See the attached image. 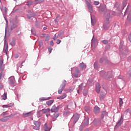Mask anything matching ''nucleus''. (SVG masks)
Segmentation results:
<instances>
[{"instance_id": "473e14b6", "label": "nucleus", "mask_w": 131, "mask_h": 131, "mask_svg": "<svg viewBox=\"0 0 131 131\" xmlns=\"http://www.w3.org/2000/svg\"><path fill=\"white\" fill-rule=\"evenodd\" d=\"M35 16V14H34V13H31L30 15H27V17L28 19H32V18H34Z\"/></svg>"}, {"instance_id": "8fccbe9b", "label": "nucleus", "mask_w": 131, "mask_h": 131, "mask_svg": "<svg viewBox=\"0 0 131 131\" xmlns=\"http://www.w3.org/2000/svg\"><path fill=\"white\" fill-rule=\"evenodd\" d=\"M83 94V96H88V91L84 90Z\"/></svg>"}, {"instance_id": "f704fd0d", "label": "nucleus", "mask_w": 131, "mask_h": 131, "mask_svg": "<svg viewBox=\"0 0 131 131\" xmlns=\"http://www.w3.org/2000/svg\"><path fill=\"white\" fill-rule=\"evenodd\" d=\"M42 116V113L40 112V111H38L37 112V117L38 118H39V117H41Z\"/></svg>"}, {"instance_id": "c9c22d12", "label": "nucleus", "mask_w": 131, "mask_h": 131, "mask_svg": "<svg viewBox=\"0 0 131 131\" xmlns=\"http://www.w3.org/2000/svg\"><path fill=\"white\" fill-rule=\"evenodd\" d=\"M2 100H7V93H4V94L1 96Z\"/></svg>"}, {"instance_id": "bf43d9fd", "label": "nucleus", "mask_w": 131, "mask_h": 131, "mask_svg": "<svg viewBox=\"0 0 131 131\" xmlns=\"http://www.w3.org/2000/svg\"><path fill=\"white\" fill-rule=\"evenodd\" d=\"M73 75L74 77H76V78H77V77H78V74H77V73L74 74Z\"/></svg>"}, {"instance_id": "2f4dec72", "label": "nucleus", "mask_w": 131, "mask_h": 131, "mask_svg": "<svg viewBox=\"0 0 131 131\" xmlns=\"http://www.w3.org/2000/svg\"><path fill=\"white\" fill-rule=\"evenodd\" d=\"M66 97H67V95L66 94H63L60 97H57V99H58V100H63V99H65Z\"/></svg>"}, {"instance_id": "5701e85b", "label": "nucleus", "mask_w": 131, "mask_h": 131, "mask_svg": "<svg viewBox=\"0 0 131 131\" xmlns=\"http://www.w3.org/2000/svg\"><path fill=\"white\" fill-rule=\"evenodd\" d=\"M42 113L43 114H47V113H50V112H51V109L50 108H43L42 110H41Z\"/></svg>"}, {"instance_id": "a211bd4d", "label": "nucleus", "mask_w": 131, "mask_h": 131, "mask_svg": "<svg viewBox=\"0 0 131 131\" xmlns=\"http://www.w3.org/2000/svg\"><path fill=\"white\" fill-rule=\"evenodd\" d=\"M35 111H32L29 113L26 114H23L24 117H28L29 116H31L32 114H34Z\"/></svg>"}, {"instance_id": "f257e3e1", "label": "nucleus", "mask_w": 131, "mask_h": 131, "mask_svg": "<svg viewBox=\"0 0 131 131\" xmlns=\"http://www.w3.org/2000/svg\"><path fill=\"white\" fill-rule=\"evenodd\" d=\"M5 20L6 22V29H5V35L4 38V49L3 52L4 53H5L6 56L7 57H9V54H8V52H9L8 49H9V46L8 45V43L7 42V28L9 27L8 25V19H7V17L5 16L4 17Z\"/></svg>"}, {"instance_id": "09e8293b", "label": "nucleus", "mask_w": 131, "mask_h": 131, "mask_svg": "<svg viewBox=\"0 0 131 131\" xmlns=\"http://www.w3.org/2000/svg\"><path fill=\"white\" fill-rule=\"evenodd\" d=\"M128 112H129V108L126 110L124 112V114H125V115H127V113H128Z\"/></svg>"}, {"instance_id": "c756f323", "label": "nucleus", "mask_w": 131, "mask_h": 131, "mask_svg": "<svg viewBox=\"0 0 131 131\" xmlns=\"http://www.w3.org/2000/svg\"><path fill=\"white\" fill-rule=\"evenodd\" d=\"M91 19L92 25L93 26H95V25L96 24V20L93 18V16H92V14H91Z\"/></svg>"}, {"instance_id": "c85d7f7f", "label": "nucleus", "mask_w": 131, "mask_h": 131, "mask_svg": "<svg viewBox=\"0 0 131 131\" xmlns=\"http://www.w3.org/2000/svg\"><path fill=\"white\" fill-rule=\"evenodd\" d=\"M50 99H51V97L48 98L41 97L39 100L40 102H43V101H47V100H50Z\"/></svg>"}, {"instance_id": "69168bd1", "label": "nucleus", "mask_w": 131, "mask_h": 131, "mask_svg": "<svg viewBox=\"0 0 131 131\" xmlns=\"http://www.w3.org/2000/svg\"><path fill=\"white\" fill-rule=\"evenodd\" d=\"M82 128H83V127L82 126V125H80L79 127V130L82 131Z\"/></svg>"}, {"instance_id": "13d9d810", "label": "nucleus", "mask_w": 131, "mask_h": 131, "mask_svg": "<svg viewBox=\"0 0 131 131\" xmlns=\"http://www.w3.org/2000/svg\"><path fill=\"white\" fill-rule=\"evenodd\" d=\"M99 4H100V3L98 1H95L94 2V5L95 6H98L99 5Z\"/></svg>"}, {"instance_id": "2eb2a0df", "label": "nucleus", "mask_w": 131, "mask_h": 131, "mask_svg": "<svg viewBox=\"0 0 131 131\" xmlns=\"http://www.w3.org/2000/svg\"><path fill=\"white\" fill-rule=\"evenodd\" d=\"M9 44L11 47H15L16 46V39L15 38H12L9 41Z\"/></svg>"}, {"instance_id": "338daca9", "label": "nucleus", "mask_w": 131, "mask_h": 131, "mask_svg": "<svg viewBox=\"0 0 131 131\" xmlns=\"http://www.w3.org/2000/svg\"><path fill=\"white\" fill-rule=\"evenodd\" d=\"M50 46H52V47L54 46V41H50Z\"/></svg>"}, {"instance_id": "dca6fc26", "label": "nucleus", "mask_w": 131, "mask_h": 131, "mask_svg": "<svg viewBox=\"0 0 131 131\" xmlns=\"http://www.w3.org/2000/svg\"><path fill=\"white\" fill-rule=\"evenodd\" d=\"M11 116H12V115L2 118L0 119V121H2V122H7V121L9 120V118L11 117Z\"/></svg>"}, {"instance_id": "052dcab7", "label": "nucleus", "mask_w": 131, "mask_h": 131, "mask_svg": "<svg viewBox=\"0 0 131 131\" xmlns=\"http://www.w3.org/2000/svg\"><path fill=\"white\" fill-rule=\"evenodd\" d=\"M60 43H61V40H60V39H57V40L56 43H57V45H60Z\"/></svg>"}, {"instance_id": "a878e982", "label": "nucleus", "mask_w": 131, "mask_h": 131, "mask_svg": "<svg viewBox=\"0 0 131 131\" xmlns=\"http://www.w3.org/2000/svg\"><path fill=\"white\" fill-rule=\"evenodd\" d=\"M67 81L66 80H63V81H62V84L60 85V88H61V89H64L65 86H66V83H67Z\"/></svg>"}, {"instance_id": "9b49d317", "label": "nucleus", "mask_w": 131, "mask_h": 131, "mask_svg": "<svg viewBox=\"0 0 131 131\" xmlns=\"http://www.w3.org/2000/svg\"><path fill=\"white\" fill-rule=\"evenodd\" d=\"M93 122L95 126H99L101 125L100 123V120L99 119V118L94 119Z\"/></svg>"}, {"instance_id": "774afa93", "label": "nucleus", "mask_w": 131, "mask_h": 131, "mask_svg": "<svg viewBox=\"0 0 131 131\" xmlns=\"http://www.w3.org/2000/svg\"><path fill=\"white\" fill-rule=\"evenodd\" d=\"M64 110H68V105H67L64 107Z\"/></svg>"}, {"instance_id": "72a5a7b5", "label": "nucleus", "mask_w": 131, "mask_h": 131, "mask_svg": "<svg viewBox=\"0 0 131 131\" xmlns=\"http://www.w3.org/2000/svg\"><path fill=\"white\" fill-rule=\"evenodd\" d=\"M53 103H54V100H49V101L46 102V104H47V105H48V106H51L52 104H53Z\"/></svg>"}, {"instance_id": "0eeeda50", "label": "nucleus", "mask_w": 131, "mask_h": 131, "mask_svg": "<svg viewBox=\"0 0 131 131\" xmlns=\"http://www.w3.org/2000/svg\"><path fill=\"white\" fill-rule=\"evenodd\" d=\"M61 108H62V105H58L57 106H56V104H54L52 107L51 111L52 113H56V112H58Z\"/></svg>"}, {"instance_id": "e433bc0d", "label": "nucleus", "mask_w": 131, "mask_h": 131, "mask_svg": "<svg viewBox=\"0 0 131 131\" xmlns=\"http://www.w3.org/2000/svg\"><path fill=\"white\" fill-rule=\"evenodd\" d=\"M84 109L85 111H86V112H88V113L90 112L91 111V110H92L91 109V108H90L88 106H85L84 107Z\"/></svg>"}, {"instance_id": "3c124183", "label": "nucleus", "mask_w": 131, "mask_h": 131, "mask_svg": "<svg viewBox=\"0 0 131 131\" xmlns=\"http://www.w3.org/2000/svg\"><path fill=\"white\" fill-rule=\"evenodd\" d=\"M128 11V6L127 7L126 10L125 11L124 17L127 14V11Z\"/></svg>"}, {"instance_id": "a19ab883", "label": "nucleus", "mask_w": 131, "mask_h": 131, "mask_svg": "<svg viewBox=\"0 0 131 131\" xmlns=\"http://www.w3.org/2000/svg\"><path fill=\"white\" fill-rule=\"evenodd\" d=\"M123 105V101H122V98H120L119 100V106L121 107Z\"/></svg>"}, {"instance_id": "cd10ccee", "label": "nucleus", "mask_w": 131, "mask_h": 131, "mask_svg": "<svg viewBox=\"0 0 131 131\" xmlns=\"http://www.w3.org/2000/svg\"><path fill=\"white\" fill-rule=\"evenodd\" d=\"M89 117H84V125H88L89 124Z\"/></svg>"}, {"instance_id": "0e129e2a", "label": "nucleus", "mask_w": 131, "mask_h": 131, "mask_svg": "<svg viewBox=\"0 0 131 131\" xmlns=\"http://www.w3.org/2000/svg\"><path fill=\"white\" fill-rule=\"evenodd\" d=\"M3 64H4V62L2 61L1 59H0V67H2V65H3Z\"/></svg>"}, {"instance_id": "58836bf2", "label": "nucleus", "mask_w": 131, "mask_h": 131, "mask_svg": "<svg viewBox=\"0 0 131 131\" xmlns=\"http://www.w3.org/2000/svg\"><path fill=\"white\" fill-rule=\"evenodd\" d=\"M126 5H127V0H123L122 3V6L124 7H126Z\"/></svg>"}, {"instance_id": "680f3d73", "label": "nucleus", "mask_w": 131, "mask_h": 131, "mask_svg": "<svg viewBox=\"0 0 131 131\" xmlns=\"http://www.w3.org/2000/svg\"><path fill=\"white\" fill-rule=\"evenodd\" d=\"M49 38H50V36H47L45 39L46 41H48Z\"/></svg>"}, {"instance_id": "393cba45", "label": "nucleus", "mask_w": 131, "mask_h": 131, "mask_svg": "<svg viewBox=\"0 0 131 131\" xmlns=\"http://www.w3.org/2000/svg\"><path fill=\"white\" fill-rule=\"evenodd\" d=\"M70 113H71V112L70 111H66L63 112V115L66 116V117H68L70 115Z\"/></svg>"}, {"instance_id": "37998d69", "label": "nucleus", "mask_w": 131, "mask_h": 131, "mask_svg": "<svg viewBox=\"0 0 131 131\" xmlns=\"http://www.w3.org/2000/svg\"><path fill=\"white\" fill-rule=\"evenodd\" d=\"M17 27V25L14 24L12 25V26L11 27V30H13V29H15Z\"/></svg>"}, {"instance_id": "a18cd8bd", "label": "nucleus", "mask_w": 131, "mask_h": 131, "mask_svg": "<svg viewBox=\"0 0 131 131\" xmlns=\"http://www.w3.org/2000/svg\"><path fill=\"white\" fill-rule=\"evenodd\" d=\"M94 69H98V62H96L94 63Z\"/></svg>"}, {"instance_id": "f3484780", "label": "nucleus", "mask_w": 131, "mask_h": 131, "mask_svg": "<svg viewBox=\"0 0 131 131\" xmlns=\"http://www.w3.org/2000/svg\"><path fill=\"white\" fill-rule=\"evenodd\" d=\"M1 10L3 13V16L6 17L8 13V8H7V7H4L3 9L1 8Z\"/></svg>"}, {"instance_id": "412c9836", "label": "nucleus", "mask_w": 131, "mask_h": 131, "mask_svg": "<svg viewBox=\"0 0 131 131\" xmlns=\"http://www.w3.org/2000/svg\"><path fill=\"white\" fill-rule=\"evenodd\" d=\"M99 74L101 77H103V78H106V75L107 74H106V72L105 71H100Z\"/></svg>"}, {"instance_id": "bb28decb", "label": "nucleus", "mask_w": 131, "mask_h": 131, "mask_svg": "<svg viewBox=\"0 0 131 131\" xmlns=\"http://www.w3.org/2000/svg\"><path fill=\"white\" fill-rule=\"evenodd\" d=\"M44 130L45 131H50V130H51V128H50L49 127V126H48V124H47V123H46L45 124V125H44Z\"/></svg>"}, {"instance_id": "f03ea898", "label": "nucleus", "mask_w": 131, "mask_h": 131, "mask_svg": "<svg viewBox=\"0 0 131 131\" xmlns=\"http://www.w3.org/2000/svg\"><path fill=\"white\" fill-rule=\"evenodd\" d=\"M110 14L108 13L104 20V23L103 25V29L108 30L110 28Z\"/></svg>"}, {"instance_id": "9d476101", "label": "nucleus", "mask_w": 131, "mask_h": 131, "mask_svg": "<svg viewBox=\"0 0 131 131\" xmlns=\"http://www.w3.org/2000/svg\"><path fill=\"white\" fill-rule=\"evenodd\" d=\"M113 76V75H112V71H108L106 73L105 79H107V80H110V79H111V78H112Z\"/></svg>"}, {"instance_id": "4468645a", "label": "nucleus", "mask_w": 131, "mask_h": 131, "mask_svg": "<svg viewBox=\"0 0 131 131\" xmlns=\"http://www.w3.org/2000/svg\"><path fill=\"white\" fill-rule=\"evenodd\" d=\"M95 91L97 94H99L101 91V84L99 83H97L96 84Z\"/></svg>"}, {"instance_id": "b1692460", "label": "nucleus", "mask_w": 131, "mask_h": 131, "mask_svg": "<svg viewBox=\"0 0 131 131\" xmlns=\"http://www.w3.org/2000/svg\"><path fill=\"white\" fill-rule=\"evenodd\" d=\"M127 19L129 23H130V24H131V10L128 13V15H127Z\"/></svg>"}, {"instance_id": "423d86ee", "label": "nucleus", "mask_w": 131, "mask_h": 131, "mask_svg": "<svg viewBox=\"0 0 131 131\" xmlns=\"http://www.w3.org/2000/svg\"><path fill=\"white\" fill-rule=\"evenodd\" d=\"M124 116L123 115H121L120 118L117 121L116 125L115 126V128H118L123 123V119Z\"/></svg>"}, {"instance_id": "20e7f679", "label": "nucleus", "mask_w": 131, "mask_h": 131, "mask_svg": "<svg viewBox=\"0 0 131 131\" xmlns=\"http://www.w3.org/2000/svg\"><path fill=\"white\" fill-rule=\"evenodd\" d=\"M85 3L87 6V8H88V10L91 13V14H93L94 13V10H93V5H92V1H85Z\"/></svg>"}, {"instance_id": "aec40b11", "label": "nucleus", "mask_w": 131, "mask_h": 131, "mask_svg": "<svg viewBox=\"0 0 131 131\" xmlns=\"http://www.w3.org/2000/svg\"><path fill=\"white\" fill-rule=\"evenodd\" d=\"M99 119L100 125H105L106 124V121L104 120V118L100 117Z\"/></svg>"}, {"instance_id": "ea45409f", "label": "nucleus", "mask_w": 131, "mask_h": 131, "mask_svg": "<svg viewBox=\"0 0 131 131\" xmlns=\"http://www.w3.org/2000/svg\"><path fill=\"white\" fill-rule=\"evenodd\" d=\"M5 77V74L3 73V72L0 73V81L2 78H4Z\"/></svg>"}, {"instance_id": "49530a36", "label": "nucleus", "mask_w": 131, "mask_h": 131, "mask_svg": "<svg viewBox=\"0 0 131 131\" xmlns=\"http://www.w3.org/2000/svg\"><path fill=\"white\" fill-rule=\"evenodd\" d=\"M11 107H12V105L11 104H7L3 105V108H9Z\"/></svg>"}, {"instance_id": "39448f33", "label": "nucleus", "mask_w": 131, "mask_h": 131, "mask_svg": "<svg viewBox=\"0 0 131 131\" xmlns=\"http://www.w3.org/2000/svg\"><path fill=\"white\" fill-rule=\"evenodd\" d=\"M79 117H80V116L79 115V114L77 113H75L73 115L72 117L71 118V120L73 121L74 124H75V123L78 121Z\"/></svg>"}, {"instance_id": "c03bdc74", "label": "nucleus", "mask_w": 131, "mask_h": 131, "mask_svg": "<svg viewBox=\"0 0 131 131\" xmlns=\"http://www.w3.org/2000/svg\"><path fill=\"white\" fill-rule=\"evenodd\" d=\"M31 33L33 35H35L36 34V32H35V30L34 28L31 29Z\"/></svg>"}, {"instance_id": "7ed1b4c3", "label": "nucleus", "mask_w": 131, "mask_h": 131, "mask_svg": "<svg viewBox=\"0 0 131 131\" xmlns=\"http://www.w3.org/2000/svg\"><path fill=\"white\" fill-rule=\"evenodd\" d=\"M8 83L10 86H12V88H14V86H15L16 84V80H15V77L13 76H12L8 78Z\"/></svg>"}, {"instance_id": "6e6d98bb", "label": "nucleus", "mask_w": 131, "mask_h": 131, "mask_svg": "<svg viewBox=\"0 0 131 131\" xmlns=\"http://www.w3.org/2000/svg\"><path fill=\"white\" fill-rule=\"evenodd\" d=\"M52 47H49V48H48V51H49V53H52Z\"/></svg>"}, {"instance_id": "79ce46f5", "label": "nucleus", "mask_w": 131, "mask_h": 131, "mask_svg": "<svg viewBox=\"0 0 131 131\" xmlns=\"http://www.w3.org/2000/svg\"><path fill=\"white\" fill-rule=\"evenodd\" d=\"M95 41H96V40L95 39H94V36H93V38L91 40V46L92 47H93V46H95Z\"/></svg>"}, {"instance_id": "de8ad7c7", "label": "nucleus", "mask_w": 131, "mask_h": 131, "mask_svg": "<svg viewBox=\"0 0 131 131\" xmlns=\"http://www.w3.org/2000/svg\"><path fill=\"white\" fill-rule=\"evenodd\" d=\"M57 38H59V37L58 36V35H57V33H56L54 35V37L53 38V39H54V40H56L57 39Z\"/></svg>"}, {"instance_id": "7c9ffc66", "label": "nucleus", "mask_w": 131, "mask_h": 131, "mask_svg": "<svg viewBox=\"0 0 131 131\" xmlns=\"http://www.w3.org/2000/svg\"><path fill=\"white\" fill-rule=\"evenodd\" d=\"M79 67L81 69H83V68H86V65L84 63L82 62L79 64Z\"/></svg>"}, {"instance_id": "4c0bfd02", "label": "nucleus", "mask_w": 131, "mask_h": 131, "mask_svg": "<svg viewBox=\"0 0 131 131\" xmlns=\"http://www.w3.org/2000/svg\"><path fill=\"white\" fill-rule=\"evenodd\" d=\"M128 53H129V51H128V49H127L123 51L122 55H128Z\"/></svg>"}, {"instance_id": "5fc2aeb1", "label": "nucleus", "mask_w": 131, "mask_h": 131, "mask_svg": "<svg viewBox=\"0 0 131 131\" xmlns=\"http://www.w3.org/2000/svg\"><path fill=\"white\" fill-rule=\"evenodd\" d=\"M102 42L104 43V45H108V40H103Z\"/></svg>"}, {"instance_id": "4d7b16f0", "label": "nucleus", "mask_w": 131, "mask_h": 131, "mask_svg": "<svg viewBox=\"0 0 131 131\" xmlns=\"http://www.w3.org/2000/svg\"><path fill=\"white\" fill-rule=\"evenodd\" d=\"M5 69V67L3 66V65H2V67H0V70H1L2 72H3V71H4V70Z\"/></svg>"}, {"instance_id": "4be33fe9", "label": "nucleus", "mask_w": 131, "mask_h": 131, "mask_svg": "<svg viewBox=\"0 0 131 131\" xmlns=\"http://www.w3.org/2000/svg\"><path fill=\"white\" fill-rule=\"evenodd\" d=\"M106 116H108V113L105 111H102L101 117L102 118H104Z\"/></svg>"}, {"instance_id": "603ef678", "label": "nucleus", "mask_w": 131, "mask_h": 131, "mask_svg": "<svg viewBox=\"0 0 131 131\" xmlns=\"http://www.w3.org/2000/svg\"><path fill=\"white\" fill-rule=\"evenodd\" d=\"M31 5H32V2L31 1H29L27 2V5L29 6H31Z\"/></svg>"}, {"instance_id": "1a4fd4ad", "label": "nucleus", "mask_w": 131, "mask_h": 131, "mask_svg": "<svg viewBox=\"0 0 131 131\" xmlns=\"http://www.w3.org/2000/svg\"><path fill=\"white\" fill-rule=\"evenodd\" d=\"M100 12H106V16L108 15V13L110 14V12L109 11H107V9L106 7V5L101 6L99 8Z\"/></svg>"}, {"instance_id": "f8f14e48", "label": "nucleus", "mask_w": 131, "mask_h": 131, "mask_svg": "<svg viewBox=\"0 0 131 131\" xmlns=\"http://www.w3.org/2000/svg\"><path fill=\"white\" fill-rule=\"evenodd\" d=\"M103 62H104L105 64H108V59L107 58V57H103L99 60V62L102 63Z\"/></svg>"}, {"instance_id": "e2e57ef3", "label": "nucleus", "mask_w": 131, "mask_h": 131, "mask_svg": "<svg viewBox=\"0 0 131 131\" xmlns=\"http://www.w3.org/2000/svg\"><path fill=\"white\" fill-rule=\"evenodd\" d=\"M7 112H3L2 114V115H3L4 116H5V115H8Z\"/></svg>"}, {"instance_id": "6ab92c4d", "label": "nucleus", "mask_w": 131, "mask_h": 131, "mask_svg": "<svg viewBox=\"0 0 131 131\" xmlns=\"http://www.w3.org/2000/svg\"><path fill=\"white\" fill-rule=\"evenodd\" d=\"M58 117H59V114H54L52 116V121H56Z\"/></svg>"}, {"instance_id": "ddd939ff", "label": "nucleus", "mask_w": 131, "mask_h": 131, "mask_svg": "<svg viewBox=\"0 0 131 131\" xmlns=\"http://www.w3.org/2000/svg\"><path fill=\"white\" fill-rule=\"evenodd\" d=\"M93 112L95 114H99L100 113V107L98 105H95L93 109Z\"/></svg>"}, {"instance_id": "6e6552de", "label": "nucleus", "mask_w": 131, "mask_h": 131, "mask_svg": "<svg viewBox=\"0 0 131 131\" xmlns=\"http://www.w3.org/2000/svg\"><path fill=\"white\" fill-rule=\"evenodd\" d=\"M33 123L35 126H33V129H35L36 130H39V128L40 127V124H41V122L34 121Z\"/></svg>"}, {"instance_id": "864d4df0", "label": "nucleus", "mask_w": 131, "mask_h": 131, "mask_svg": "<svg viewBox=\"0 0 131 131\" xmlns=\"http://www.w3.org/2000/svg\"><path fill=\"white\" fill-rule=\"evenodd\" d=\"M63 88H61L60 89H59L58 92V94H62V92H63Z\"/></svg>"}]
</instances>
